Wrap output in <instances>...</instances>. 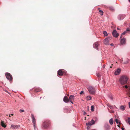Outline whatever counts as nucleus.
I'll list each match as a JSON object with an SVG mask.
<instances>
[{"instance_id": "obj_11", "label": "nucleus", "mask_w": 130, "mask_h": 130, "mask_svg": "<svg viewBox=\"0 0 130 130\" xmlns=\"http://www.w3.org/2000/svg\"><path fill=\"white\" fill-rule=\"evenodd\" d=\"M121 70L120 69H118L115 71V74L116 75H117L120 74Z\"/></svg>"}, {"instance_id": "obj_46", "label": "nucleus", "mask_w": 130, "mask_h": 130, "mask_svg": "<svg viewBox=\"0 0 130 130\" xmlns=\"http://www.w3.org/2000/svg\"><path fill=\"white\" fill-rule=\"evenodd\" d=\"M110 68H112V67H111V66H110Z\"/></svg>"}, {"instance_id": "obj_42", "label": "nucleus", "mask_w": 130, "mask_h": 130, "mask_svg": "<svg viewBox=\"0 0 130 130\" xmlns=\"http://www.w3.org/2000/svg\"><path fill=\"white\" fill-rule=\"evenodd\" d=\"M118 127H120V125H118Z\"/></svg>"}, {"instance_id": "obj_21", "label": "nucleus", "mask_w": 130, "mask_h": 130, "mask_svg": "<svg viewBox=\"0 0 130 130\" xmlns=\"http://www.w3.org/2000/svg\"><path fill=\"white\" fill-rule=\"evenodd\" d=\"M120 109L121 110H124L125 109V107L123 106L122 105L120 107Z\"/></svg>"}, {"instance_id": "obj_20", "label": "nucleus", "mask_w": 130, "mask_h": 130, "mask_svg": "<svg viewBox=\"0 0 130 130\" xmlns=\"http://www.w3.org/2000/svg\"><path fill=\"white\" fill-rule=\"evenodd\" d=\"M94 105H92L91 107V111H93L94 110Z\"/></svg>"}, {"instance_id": "obj_48", "label": "nucleus", "mask_w": 130, "mask_h": 130, "mask_svg": "<svg viewBox=\"0 0 130 130\" xmlns=\"http://www.w3.org/2000/svg\"><path fill=\"white\" fill-rule=\"evenodd\" d=\"M111 99H112V98H111Z\"/></svg>"}, {"instance_id": "obj_44", "label": "nucleus", "mask_w": 130, "mask_h": 130, "mask_svg": "<svg viewBox=\"0 0 130 130\" xmlns=\"http://www.w3.org/2000/svg\"><path fill=\"white\" fill-rule=\"evenodd\" d=\"M8 115L9 116V117H10V114H9V115Z\"/></svg>"}, {"instance_id": "obj_17", "label": "nucleus", "mask_w": 130, "mask_h": 130, "mask_svg": "<svg viewBox=\"0 0 130 130\" xmlns=\"http://www.w3.org/2000/svg\"><path fill=\"white\" fill-rule=\"evenodd\" d=\"M109 122L110 124L111 125H112L113 124V119H110L109 120Z\"/></svg>"}, {"instance_id": "obj_27", "label": "nucleus", "mask_w": 130, "mask_h": 130, "mask_svg": "<svg viewBox=\"0 0 130 130\" xmlns=\"http://www.w3.org/2000/svg\"><path fill=\"white\" fill-rule=\"evenodd\" d=\"M108 106L110 108V109H112L113 108V107L110 105H108Z\"/></svg>"}, {"instance_id": "obj_12", "label": "nucleus", "mask_w": 130, "mask_h": 130, "mask_svg": "<svg viewBox=\"0 0 130 130\" xmlns=\"http://www.w3.org/2000/svg\"><path fill=\"white\" fill-rule=\"evenodd\" d=\"M120 42L121 44H124L126 42V39L123 38L121 39L120 40Z\"/></svg>"}, {"instance_id": "obj_18", "label": "nucleus", "mask_w": 130, "mask_h": 130, "mask_svg": "<svg viewBox=\"0 0 130 130\" xmlns=\"http://www.w3.org/2000/svg\"><path fill=\"white\" fill-rule=\"evenodd\" d=\"M118 18L119 20H121V19H123V18L122 16V15L120 14L119 15L118 17Z\"/></svg>"}, {"instance_id": "obj_3", "label": "nucleus", "mask_w": 130, "mask_h": 130, "mask_svg": "<svg viewBox=\"0 0 130 130\" xmlns=\"http://www.w3.org/2000/svg\"><path fill=\"white\" fill-rule=\"evenodd\" d=\"M88 89L91 94H93L95 92V89L92 86L89 87L88 88Z\"/></svg>"}, {"instance_id": "obj_37", "label": "nucleus", "mask_w": 130, "mask_h": 130, "mask_svg": "<svg viewBox=\"0 0 130 130\" xmlns=\"http://www.w3.org/2000/svg\"><path fill=\"white\" fill-rule=\"evenodd\" d=\"M44 98V97H41L40 98V99H41L42 98Z\"/></svg>"}, {"instance_id": "obj_5", "label": "nucleus", "mask_w": 130, "mask_h": 130, "mask_svg": "<svg viewBox=\"0 0 130 130\" xmlns=\"http://www.w3.org/2000/svg\"><path fill=\"white\" fill-rule=\"evenodd\" d=\"M112 39L111 37H108L104 39V43L106 45L109 44V42L110 40Z\"/></svg>"}, {"instance_id": "obj_25", "label": "nucleus", "mask_w": 130, "mask_h": 130, "mask_svg": "<svg viewBox=\"0 0 130 130\" xmlns=\"http://www.w3.org/2000/svg\"><path fill=\"white\" fill-rule=\"evenodd\" d=\"M103 34H104V35L105 36H106L107 35V34L106 31H104L103 32Z\"/></svg>"}, {"instance_id": "obj_50", "label": "nucleus", "mask_w": 130, "mask_h": 130, "mask_svg": "<svg viewBox=\"0 0 130 130\" xmlns=\"http://www.w3.org/2000/svg\"><path fill=\"white\" fill-rule=\"evenodd\" d=\"M130 2V0H128Z\"/></svg>"}, {"instance_id": "obj_36", "label": "nucleus", "mask_w": 130, "mask_h": 130, "mask_svg": "<svg viewBox=\"0 0 130 130\" xmlns=\"http://www.w3.org/2000/svg\"><path fill=\"white\" fill-rule=\"evenodd\" d=\"M122 130H124V128L123 127L122 128Z\"/></svg>"}, {"instance_id": "obj_39", "label": "nucleus", "mask_w": 130, "mask_h": 130, "mask_svg": "<svg viewBox=\"0 0 130 130\" xmlns=\"http://www.w3.org/2000/svg\"><path fill=\"white\" fill-rule=\"evenodd\" d=\"M111 112V113H113V111H112L111 112Z\"/></svg>"}, {"instance_id": "obj_4", "label": "nucleus", "mask_w": 130, "mask_h": 130, "mask_svg": "<svg viewBox=\"0 0 130 130\" xmlns=\"http://www.w3.org/2000/svg\"><path fill=\"white\" fill-rule=\"evenodd\" d=\"M5 75L7 79L9 80L10 81H12V76L10 73H5Z\"/></svg>"}, {"instance_id": "obj_16", "label": "nucleus", "mask_w": 130, "mask_h": 130, "mask_svg": "<svg viewBox=\"0 0 130 130\" xmlns=\"http://www.w3.org/2000/svg\"><path fill=\"white\" fill-rule=\"evenodd\" d=\"M1 125L3 127L5 128L6 127V126L4 124V123L3 121H1Z\"/></svg>"}, {"instance_id": "obj_19", "label": "nucleus", "mask_w": 130, "mask_h": 130, "mask_svg": "<svg viewBox=\"0 0 130 130\" xmlns=\"http://www.w3.org/2000/svg\"><path fill=\"white\" fill-rule=\"evenodd\" d=\"M91 97L90 96H87L86 97V99L88 101L91 100Z\"/></svg>"}, {"instance_id": "obj_43", "label": "nucleus", "mask_w": 130, "mask_h": 130, "mask_svg": "<svg viewBox=\"0 0 130 130\" xmlns=\"http://www.w3.org/2000/svg\"><path fill=\"white\" fill-rule=\"evenodd\" d=\"M110 45H113V44H112H112H110Z\"/></svg>"}, {"instance_id": "obj_47", "label": "nucleus", "mask_w": 130, "mask_h": 130, "mask_svg": "<svg viewBox=\"0 0 130 130\" xmlns=\"http://www.w3.org/2000/svg\"><path fill=\"white\" fill-rule=\"evenodd\" d=\"M84 114H85V113H86V112H84Z\"/></svg>"}, {"instance_id": "obj_26", "label": "nucleus", "mask_w": 130, "mask_h": 130, "mask_svg": "<svg viewBox=\"0 0 130 130\" xmlns=\"http://www.w3.org/2000/svg\"><path fill=\"white\" fill-rule=\"evenodd\" d=\"M125 31H126V33L127 32H128L130 31V29L129 28H127L126 30Z\"/></svg>"}, {"instance_id": "obj_8", "label": "nucleus", "mask_w": 130, "mask_h": 130, "mask_svg": "<svg viewBox=\"0 0 130 130\" xmlns=\"http://www.w3.org/2000/svg\"><path fill=\"white\" fill-rule=\"evenodd\" d=\"M95 123L94 121L93 120H92L91 121L88 123H86L87 125H91L94 124Z\"/></svg>"}, {"instance_id": "obj_45", "label": "nucleus", "mask_w": 130, "mask_h": 130, "mask_svg": "<svg viewBox=\"0 0 130 130\" xmlns=\"http://www.w3.org/2000/svg\"><path fill=\"white\" fill-rule=\"evenodd\" d=\"M117 29H118V30H119V28H117Z\"/></svg>"}, {"instance_id": "obj_24", "label": "nucleus", "mask_w": 130, "mask_h": 130, "mask_svg": "<svg viewBox=\"0 0 130 130\" xmlns=\"http://www.w3.org/2000/svg\"><path fill=\"white\" fill-rule=\"evenodd\" d=\"M126 33V31H124L123 33L122 34H121V36H120V38H122V35H124Z\"/></svg>"}, {"instance_id": "obj_9", "label": "nucleus", "mask_w": 130, "mask_h": 130, "mask_svg": "<svg viewBox=\"0 0 130 130\" xmlns=\"http://www.w3.org/2000/svg\"><path fill=\"white\" fill-rule=\"evenodd\" d=\"M63 101L64 102L66 103H68L69 101V99H68V97L66 96H65L64 97Z\"/></svg>"}, {"instance_id": "obj_15", "label": "nucleus", "mask_w": 130, "mask_h": 130, "mask_svg": "<svg viewBox=\"0 0 130 130\" xmlns=\"http://www.w3.org/2000/svg\"><path fill=\"white\" fill-rule=\"evenodd\" d=\"M35 91L36 93H38L41 91V89L39 88H36L35 89Z\"/></svg>"}, {"instance_id": "obj_14", "label": "nucleus", "mask_w": 130, "mask_h": 130, "mask_svg": "<svg viewBox=\"0 0 130 130\" xmlns=\"http://www.w3.org/2000/svg\"><path fill=\"white\" fill-rule=\"evenodd\" d=\"M99 45V44L97 42H96L94 43L93 44V46L94 48L97 49Z\"/></svg>"}, {"instance_id": "obj_34", "label": "nucleus", "mask_w": 130, "mask_h": 130, "mask_svg": "<svg viewBox=\"0 0 130 130\" xmlns=\"http://www.w3.org/2000/svg\"><path fill=\"white\" fill-rule=\"evenodd\" d=\"M128 104L129 105V107L130 108V102H129Z\"/></svg>"}, {"instance_id": "obj_6", "label": "nucleus", "mask_w": 130, "mask_h": 130, "mask_svg": "<svg viewBox=\"0 0 130 130\" xmlns=\"http://www.w3.org/2000/svg\"><path fill=\"white\" fill-rule=\"evenodd\" d=\"M31 117L33 125L34 127H35L36 123V120L35 119L34 115L33 114H31Z\"/></svg>"}, {"instance_id": "obj_1", "label": "nucleus", "mask_w": 130, "mask_h": 130, "mask_svg": "<svg viewBox=\"0 0 130 130\" xmlns=\"http://www.w3.org/2000/svg\"><path fill=\"white\" fill-rule=\"evenodd\" d=\"M127 80L128 78L126 76H123L120 77L119 81L121 84L124 85L127 83Z\"/></svg>"}, {"instance_id": "obj_22", "label": "nucleus", "mask_w": 130, "mask_h": 130, "mask_svg": "<svg viewBox=\"0 0 130 130\" xmlns=\"http://www.w3.org/2000/svg\"><path fill=\"white\" fill-rule=\"evenodd\" d=\"M11 127L13 128H15L16 127H17V125H11Z\"/></svg>"}, {"instance_id": "obj_10", "label": "nucleus", "mask_w": 130, "mask_h": 130, "mask_svg": "<svg viewBox=\"0 0 130 130\" xmlns=\"http://www.w3.org/2000/svg\"><path fill=\"white\" fill-rule=\"evenodd\" d=\"M63 72L61 70H59L57 72V74L60 76H61L63 75Z\"/></svg>"}, {"instance_id": "obj_35", "label": "nucleus", "mask_w": 130, "mask_h": 130, "mask_svg": "<svg viewBox=\"0 0 130 130\" xmlns=\"http://www.w3.org/2000/svg\"><path fill=\"white\" fill-rule=\"evenodd\" d=\"M83 91H81V92L80 93V94H82V93H83Z\"/></svg>"}, {"instance_id": "obj_33", "label": "nucleus", "mask_w": 130, "mask_h": 130, "mask_svg": "<svg viewBox=\"0 0 130 130\" xmlns=\"http://www.w3.org/2000/svg\"><path fill=\"white\" fill-rule=\"evenodd\" d=\"M97 76L98 77H100V74H97Z\"/></svg>"}, {"instance_id": "obj_2", "label": "nucleus", "mask_w": 130, "mask_h": 130, "mask_svg": "<svg viewBox=\"0 0 130 130\" xmlns=\"http://www.w3.org/2000/svg\"><path fill=\"white\" fill-rule=\"evenodd\" d=\"M50 124L49 121H45L43 122L42 124V128L44 129L46 128L49 126Z\"/></svg>"}, {"instance_id": "obj_31", "label": "nucleus", "mask_w": 130, "mask_h": 130, "mask_svg": "<svg viewBox=\"0 0 130 130\" xmlns=\"http://www.w3.org/2000/svg\"><path fill=\"white\" fill-rule=\"evenodd\" d=\"M19 111L21 113L24 112V110L22 109H20L19 110Z\"/></svg>"}, {"instance_id": "obj_7", "label": "nucleus", "mask_w": 130, "mask_h": 130, "mask_svg": "<svg viewBox=\"0 0 130 130\" xmlns=\"http://www.w3.org/2000/svg\"><path fill=\"white\" fill-rule=\"evenodd\" d=\"M112 34L113 36L115 37H117L119 35L117 33L116 30L113 31L112 32Z\"/></svg>"}, {"instance_id": "obj_49", "label": "nucleus", "mask_w": 130, "mask_h": 130, "mask_svg": "<svg viewBox=\"0 0 130 130\" xmlns=\"http://www.w3.org/2000/svg\"><path fill=\"white\" fill-rule=\"evenodd\" d=\"M120 122H119V124H120Z\"/></svg>"}, {"instance_id": "obj_32", "label": "nucleus", "mask_w": 130, "mask_h": 130, "mask_svg": "<svg viewBox=\"0 0 130 130\" xmlns=\"http://www.w3.org/2000/svg\"><path fill=\"white\" fill-rule=\"evenodd\" d=\"M115 121L116 122V123L117 124H118V120L117 119H116L115 120Z\"/></svg>"}, {"instance_id": "obj_30", "label": "nucleus", "mask_w": 130, "mask_h": 130, "mask_svg": "<svg viewBox=\"0 0 130 130\" xmlns=\"http://www.w3.org/2000/svg\"><path fill=\"white\" fill-rule=\"evenodd\" d=\"M128 121L129 124L130 125V118L128 119Z\"/></svg>"}, {"instance_id": "obj_40", "label": "nucleus", "mask_w": 130, "mask_h": 130, "mask_svg": "<svg viewBox=\"0 0 130 130\" xmlns=\"http://www.w3.org/2000/svg\"><path fill=\"white\" fill-rule=\"evenodd\" d=\"M72 103L73 104V102H72V101H71V102H70Z\"/></svg>"}, {"instance_id": "obj_38", "label": "nucleus", "mask_w": 130, "mask_h": 130, "mask_svg": "<svg viewBox=\"0 0 130 130\" xmlns=\"http://www.w3.org/2000/svg\"><path fill=\"white\" fill-rule=\"evenodd\" d=\"M89 126H87V128L88 129H89Z\"/></svg>"}, {"instance_id": "obj_23", "label": "nucleus", "mask_w": 130, "mask_h": 130, "mask_svg": "<svg viewBox=\"0 0 130 130\" xmlns=\"http://www.w3.org/2000/svg\"><path fill=\"white\" fill-rule=\"evenodd\" d=\"M100 14L101 15H103V12L101 10H99V11Z\"/></svg>"}, {"instance_id": "obj_52", "label": "nucleus", "mask_w": 130, "mask_h": 130, "mask_svg": "<svg viewBox=\"0 0 130 130\" xmlns=\"http://www.w3.org/2000/svg\"><path fill=\"white\" fill-rule=\"evenodd\" d=\"M113 65V64H111V66H112V65Z\"/></svg>"}, {"instance_id": "obj_51", "label": "nucleus", "mask_w": 130, "mask_h": 130, "mask_svg": "<svg viewBox=\"0 0 130 130\" xmlns=\"http://www.w3.org/2000/svg\"><path fill=\"white\" fill-rule=\"evenodd\" d=\"M100 9V8H99L98 9Z\"/></svg>"}, {"instance_id": "obj_13", "label": "nucleus", "mask_w": 130, "mask_h": 130, "mask_svg": "<svg viewBox=\"0 0 130 130\" xmlns=\"http://www.w3.org/2000/svg\"><path fill=\"white\" fill-rule=\"evenodd\" d=\"M74 96L73 95H71L69 98V101H73L74 100Z\"/></svg>"}, {"instance_id": "obj_41", "label": "nucleus", "mask_w": 130, "mask_h": 130, "mask_svg": "<svg viewBox=\"0 0 130 130\" xmlns=\"http://www.w3.org/2000/svg\"><path fill=\"white\" fill-rule=\"evenodd\" d=\"M11 115L12 116L13 115V114H11Z\"/></svg>"}, {"instance_id": "obj_28", "label": "nucleus", "mask_w": 130, "mask_h": 130, "mask_svg": "<svg viewBox=\"0 0 130 130\" xmlns=\"http://www.w3.org/2000/svg\"><path fill=\"white\" fill-rule=\"evenodd\" d=\"M109 8L110 10H113V7H109Z\"/></svg>"}, {"instance_id": "obj_29", "label": "nucleus", "mask_w": 130, "mask_h": 130, "mask_svg": "<svg viewBox=\"0 0 130 130\" xmlns=\"http://www.w3.org/2000/svg\"><path fill=\"white\" fill-rule=\"evenodd\" d=\"M128 61H129V60H127V61L124 62V63L125 64H126L128 63Z\"/></svg>"}]
</instances>
